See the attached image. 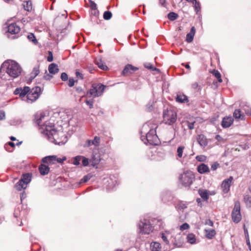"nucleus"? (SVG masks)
<instances>
[{"mask_svg":"<svg viewBox=\"0 0 251 251\" xmlns=\"http://www.w3.org/2000/svg\"><path fill=\"white\" fill-rule=\"evenodd\" d=\"M7 31L11 34H16L20 32V27L16 23H12L8 26Z\"/></svg>","mask_w":251,"mask_h":251,"instance_id":"obj_15","label":"nucleus"},{"mask_svg":"<svg viewBox=\"0 0 251 251\" xmlns=\"http://www.w3.org/2000/svg\"><path fill=\"white\" fill-rule=\"evenodd\" d=\"M82 156L78 155L74 158V160L73 162V164L77 166L79 165L80 161L81 160Z\"/></svg>","mask_w":251,"mask_h":251,"instance_id":"obj_40","label":"nucleus"},{"mask_svg":"<svg viewBox=\"0 0 251 251\" xmlns=\"http://www.w3.org/2000/svg\"><path fill=\"white\" fill-rule=\"evenodd\" d=\"M25 9L27 11H30L32 10V3L31 1L29 0L27 1L24 5Z\"/></svg>","mask_w":251,"mask_h":251,"instance_id":"obj_38","label":"nucleus"},{"mask_svg":"<svg viewBox=\"0 0 251 251\" xmlns=\"http://www.w3.org/2000/svg\"><path fill=\"white\" fill-rule=\"evenodd\" d=\"M151 122L145 124L141 131V139L146 145H156L159 143V139L156 135L155 125L150 126Z\"/></svg>","mask_w":251,"mask_h":251,"instance_id":"obj_1","label":"nucleus"},{"mask_svg":"<svg viewBox=\"0 0 251 251\" xmlns=\"http://www.w3.org/2000/svg\"><path fill=\"white\" fill-rule=\"evenodd\" d=\"M193 4L194 5L196 14H199L201 10V5L200 2L198 1L197 0H194V2L193 3Z\"/></svg>","mask_w":251,"mask_h":251,"instance_id":"obj_33","label":"nucleus"},{"mask_svg":"<svg viewBox=\"0 0 251 251\" xmlns=\"http://www.w3.org/2000/svg\"><path fill=\"white\" fill-rule=\"evenodd\" d=\"M205 225L209 226H213V222L210 219L205 221Z\"/></svg>","mask_w":251,"mask_h":251,"instance_id":"obj_59","label":"nucleus"},{"mask_svg":"<svg viewBox=\"0 0 251 251\" xmlns=\"http://www.w3.org/2000/svg\"><path fill=\"white\" fill-rule=\"evenodd\" d=\"M66 157H63L62 158H57V157L56 156V159L54 160V163L55 162H57L58 163H62L65 160H66Z\"/></svg>","mask_w":251,"mask_h":251,"instance_id":"obj_55","label":"nucleus"},{"mask_svg":"<svg viewBox=\"0 0 251 251\" xmlns=\"http://www.w3.org/2000/svg\"><path fill=\"white\" fill-rule=\"evenodd\" d=\"M41 94V88L36 86L30 90L27 93L26 96L25 101L27 103H32L36 100L40 94Z\"/></svg>","mask_w":251,"mask_h":251,"instance_id":"obj_7","label":"nucleus"},{"mask_svg":"<svg viewBox=\"0 0 251 251\" xmlns=\"http://www.w3.org/2000/svg\"><path fill=\"white\" fill-rule=\"evenodd\" d=\"M233 122V119L231 116H226L223 119L221 125L223 128H227L232 124Z\"/></svg>","mask_w":251,"mask_h":251,"instance_id":"obj_17","label":"nucleus"},{"mask_svg":"<svg viewBox=\"0 0 251 251\" xmlns=\"http://www.w3.org/2000/svg\"><path fill=\"white\" fill-rule=\"evenodd\" d=\"M167 17L170 20L174 21L178 18V15L176 13L171 12L168 14Z\"/></svg>","mask_w":251,"mask_h":251,"instance_id":"obj_36","label":"nucleus"},{"mask_svg":"<svg viewBox=\"0 0 251 251\" xmlns=\"http://www.w3.org/2000/svg\"><path fill=\"white\" fill-rule=\"evenodd\" d=\"M47 128V134L44 135L50 141L58 145H64L67 142V138L65 133L62 131L56 130L54 125H49Z\"/></svg>","mask_w":251,"mask_h":251,"instance_id":"obj_3","label":"nucleus"},{"mask_svg":"<svg viewBox=\"0 0 251 251\" xmlns=\"http://www.w3.org/2000/svg\"><path fill=\"white\" fill-rule=\"evenodd\" d=\"M75 80L73 78H70L68 81V85L70 87H73L75 85Z\"/></svg>","mask_w":251,"mask_h":251,"instance_id":"obj_58","label":"nucleus"},{"mask_svg":"<svg viewBox=\"0 0 251 251\" xmlns=\"http://www.w3.org/2000/svg\"><path fill=\"white\" fill-rule=\"evenodd\" d=\"M233 179V177L230 176L228 178L225 179L222 182L221 187L224 193H227L229 191Z\"/></svg>","mask_w":251,"mask_h":251,"instance_id":"obj_12","label":"nucleus"},{"mask_svg":"<svg viewBox=\"0 0 251 251\" xmlns=\"http://www.w3.org/2000/svg\"><path fill=\"white\" fill-rule=\"evenodd\" d=\"M48 70L50 73L51 74H55L59 71L58 66L54 63L50 64L49 66Z\"/></svg>","mask_w":251,"mask_h":251,"instance_id":"obj_26","label":"nucleus"},{"mask_svg":"<svg viewBox=\"0 0 251 251\" xmlns=\"http://www.w3.org/2000/svg\"><path fill=\"white\" fill-rule=\"evenodd\" d=\"M233 117L235 119H243L244 116L243 114H241L240 109H236L233 113Z\"/></svg>","mask_w":251,"mask_h":251,"instance_id":"obj_34","label":"nucleus"},{"mask_svg":"<svg viewBox=\"0 0 251 251\" xmlns=\"http://www.w3.org/2000/svg\"><path fill=\"white\" fill-rule=\"evenodd\" d=\"M163 117L164 123L172 125L176 122L177 115L173 110L167 109L164 111Z\"/></svg>","mask_w":251,"mask_h":251,"instance_id":"obj_6","label":"nucleus"},{"mask_svg":"<svg viewBox=\"0 0 251 251\" xmlns=\"http://www.w3.org/2000/svg\"><path fill=\"white\" fill-rule=\"evenodd\" d=\"M90 3V9L94 11L93 14L95 16H97L99 14V11L97 9V4L92 0H88Z\"/></svg>","mask_w":251,"mask_h":251,"instance_id":"obj_27","label":"nucleus"},{"mask_svg":"<svg viewBox=\"0 0 251 251\" xmlns=\"http://www.w3.org/2000/svg\"><path fill=\"white\" fill-rule=\"evenodd\" d=\"M153 101H150L146 105V109L148 111H151L153 109Z\"/></svg>","mask_w":251,"mask_h":251,"instance_id":"obj_49","label":"nucleus"},{"mask_svg":"<svg viewBox=\"0 0 251 251\" xmlns=\"http://www.w3.org/2000/svg\"><path fill=\"white\" fill-rule=\"evenodd\" d=\"M96 63L98 66L99 68L103 70H107L108 67L104 64L101 60H96Z\"/></svg>","mask_w":251,"mask_h":251,"instance_id":"obj_32","label":"nucleus"},{"mask_svg":"<svg viewBox=\"0 0 251 251\" xmlns=\"http://www.w3.org/2000/svg\"><path fill=\"white\" fill-rule=\"evenodd\" d=\"M161 238H162V239L163 240V241H164V242L166 244H167V245H169V241L168 240L167 236L165 235V233H162V234H161Z\"/></svg>","mask_w":251,"mask_h":251,"instance_id":"obj_51","label":"nucleus"},{"mask_svg":"<svg viewBox=\"0 0 251 251\" xmlns=\"http://www.w3.org/2000/svg\"><path fill=\"white\" fill-rule=\"evenodd\" d=\"M189 225L187 223L183 224L181 226H180V229L181 231L187 229L189 228Z\"/></svg>","mask_w":251,"mask_h":251,"instance_id":"obj_52","label":"nucleus"},{"mask_svg":"<svg viewBox=\"0 0 251 251\" xmlns=\"http://www.w3.org/2000/svg\"><path fill=\"white\" fill-rule=\"evenodd\" d=\"M75 75L76 77H77L78 78H80L81 79H83V75L81 73H79V72L76 71L75 72Z\"/></svg>","mask_w":251,"mask_h":251,"instance_id":"obj_62","label":"nucleus"},{"mask_svg":"<svg viewBox=\"0 0 251 251\" xmlns=\"http://www.w3.org/2000/svg\"><path fill=\"white\" fill-rule=\"evenodd\" d=\"M232 220L235 223H238L242 219L240 213V204L239 202H235L233 209L231 213Z\"/></svg>","mask_w":251,"mask_h":251,"instance_id":"obj_10","label":"nucleus"},{"mask_svg":"<svg viewBox=\"0 0 251 251\" xmlns=\"http://www.w3.org/2000/svg\"><path fill=\"white\" fill-rule=\"evenodd\" d=\"M5 119V112L3 111H0V121L3 120Z\"/></svg>","mask_w":251,"mask_h":251,"instance_id":"obj_60","label":"nucleus"},{"mask_svg":"<svg viewBox=\"0 0 251 251\" xmlns=\"http://www.w3.org/2000/svg\"><path fill=\"white\" fill-rule=\"evenodd\" d=\"M27 38L29 41H32L35 44H36L38 43L35 36L33 33H29L27 36Z\"/></svg>","mask_w":251,"mask_h":251,"instance_id":"obj_44","label":"nucleus"},{"mask_svg":"<svg viewBox=\"0 0 251 251\" xmlns=\"http://www.w3.org/2000/svg\"><path fill=\"white\" fill-rule=\"evenodd\" d=\"M112 15V13L110 11H105L103 15V19L105 20H109L111 18Z\"/></svg>","mask_w":251,"mask_h":251,"instance_id":"obj_43","label":"nucleus"},{"mask_svg":"<svg viewBox=\"0 0 251 251\" xmlns=\"http://www.w3.org/2000/svg\"><path fill=\"white\" fill-rule=\"evenodd\" d=\"M153 223L156 225L158 226L159 228H163L164 226V222L162 219L156 218L153 220Z\"/></svg>","mask_w":251,"mask_h":251,"instance_id":"obj_37","label":"nucleus"},{"mask_svg":"<svg viewBox=\"0 0 251 251\" xmlns=\"http://www.w3.org/2000/svg\"><path fill=\"white\" fill-rule=\"evenodd\" d=\"M105 87L104 85L100 83L94 84L89 90L88 95L89 94L90 96L93 97H99L102 94Z\"/></svg>","mask_w":251,"mask_h":251,"instance_id":"obj_9","label":"nucleus"},{"mask_svg":"<svg viewBox=\"0 0 251 251\" xmlns=\"http://www.w3.org/2000/svg\"><path fill=\"white\" fill-rule=\"evenodd\" d=\"M50 54L48 57L47 60L49 62H51L53 60V56L51 52H49Z\"/></svg>","mask_w":251,"mask_h":251,"instance_id":"obj_64","label":"nucleus"},{"mask_svg":"<svg viewBox=\"0 0 251 251\" xmlns=\"http://www.w3.org/2000/svg\"><path fill=\"white\" fill-rule=\"evenodd\" d=\"M81 159L83 166L84 167L87 166L89 164L88 159L82 156Z\"/></svg>","mask_w":251,"mask_h":251,"instance_id":"obj_47","label":"nucleus"},{"mask_svg":"<svg viewBox=\"0 0 251 251\" xmlns=\"http://www.w3.org/2000/svg\"><path fill=\"white\" fill-rule=\"evenodd\" d=\"M219 167H220V164L217 162H214L211 165V169L212 171L216 170Z\"/></svg>","mask_w":251,"mask_h":251,"instance_id":"obj_48","label":"nucleus"},{"mask_svg":"<svg viewBox=\"0 0 251 251\" xmlns=\"http://www.w3.org/2000/svg\"><path fill=\"white\" fill-rule=\"evenodd\" d=\"M30 88L28 86H25L23 88L19 87L15 90L14 94L16 95H19L22 100L25 101L26 96Z\"/></svg>","mask_w":251,"mask_h":251,"instance_id":"obj_11","label":"nucleus"},{"mask_svg":"<svg viewBox=\"0 0 251 251\" xmlns=\"http://www.w3.org/2000/svg\"><path fill=\"white\" fill-rule=\"evenodd\" d=\"M197 140L200 145L203 148L208 145V140L206 137L203 134H199L197 136Z\"/></svg>","mask_w":251,"mask_h":251,"instance_id":"obj_16","label":"nucleus"},{"mask_svg":"<svg viewBox=\"0 0 251 251\" xmlns=\"http://www.w3.org/2000/svg\"><path fill=\"white\" fill-rule=\"evenodd\" d=\"M40 71L38 67H35L33 68L31 74V77L33 78H35L39 73Z\"/></svg>","mask_w":251,"mask_h":251,"instance_id":"obj_39","label":"nucleus"},{"mask_svg":"<svg viewBox=\"0 0 251 251\" xmlns=\"http://www.w3.org/2000/svg\"><path fill=\"white\" fill-rule=\"evenodd\" d=\"M195 179V176L190 171H185L179 177L180 183L185 187L190 186Z\"/></svg>","mask_w":251,"mask_h":251,"instance_id":"obj_5","label":"nucleus"},{"mask_svg":"<svg viewBox=\"0 0 251 251\" xmlns=\"http://www.w3.org/2000/svg\"><path fill=\"white\" fill-rule=\"evenodd\" d=\"M101 160L100 155L99 151H94L92 155L91 159V162H92V165L93 167H96L97 168V165L99 164Z\"/></svg>","mask_w":251,"mask_h":251,"instance_id":"obj_13","label":"nucleus"},{"mask_svg":"<svg viewBox=\"0 0 251 251\" xmlns=\"http://www.w3.org/2000/svg\"><path fill=\"white\" fill-rule=\"evenodd\" d=\"M27 185L23 180L20 179L19 181L15 184V187L18 191H21L22 189H25L26 188Z\"/></svg>","mask_w":251,"mask_h":251,"instance_id":"obj_24","label":"nucleus"},{"mask_svg":"<svg viewBox=\"0 0 251 251\" xmlns=\"http://www.w3.org/2000/svg\"><path fill=\"white\" fill-rule=\"evenodd\" d=\"M49 117L46 116L44 113H37L35 115L34 122L40 127L41 132L44 135L47 134V126L50 125H54L53 123L49 121Z\"/></svg>","mask_w":251,"mask_h":251,"instance_id":"obj_4","label":"nucleus"},{"mask_svg":"<svg viewBox=\"0 0 251 251\" xmlns=\"http://www.w3.org/2000/svg\"><path fill=\"white\" fill-rule=\"evenodd\" d=\"M6 69V73L10 77L15 78L18 77L21 74L22 68L20 65L14 60H7L5 61L0 69V77L2 79H7L4 75H2V70Z\"/></svg>","mask_w":251,"mask_h":251,"instance_id":"obj_2","label":"nucleus"},{"mask_svg":"<svg viewBox=\"0 0 251 251\" xmlns=\"http://www.w3.org/2000/svg\"><path fill=\"white\" fill-rule=\"evenodd\" d=\"M213 74L215 76V77H216L218 79V81L219 82H222L221 74L219 73L218 71L214 70L213 72Z\"/></svg>","mask_w":251,"mask_h":251,"instance_id":"obj_45","label":"nucleus"},{"mask_svg":"<svg viewBox=\"0 0 251 251\" xmlns=\"http://www.w3.org/2000/svg\"><path fill=\"white\" fill-rule=\"evenodd\" d=\"M90 176L87 175L85 176L81 180H80V183H83L87 182L89 179H90Z\"/></svg>","mask_w":251,"mask_h":251,"instance_id":"obj_57","label":"nucleus"},{"mask_svg":"<svg viewBox=\"0 0 251 251\" xmlns=\"http://www.w3.org/2000/svg\"><path fill=\"white\" fill-rule=\"evenodd\" d=\"M38 169L40 174L42 176H45L47 175L50 171L49 167L48 165L43 164H41L39 166Z\"/></svg>","mask_w":251,"mask_h":251,"instance_id":"obj_20","label":"nucleus"},{"mask_svg":"<svg viewBox=\"0 0 251 251\" xmlns=\"http://www.w3.org/2000/svg\"><path fill=\"white\" fill-rule=\"evenodd\" d=\"M198 193L203 201H207L209 198V191L205 189H199Z\"/></svg>","mask_w":251,"mask_h":251,"instance_id":"obj_21","label":"nucleus"},{"mask_svg":"<svg viewBox=\"0 0 251 251\" xmlns=\"http://www.w3.org/2000/svg\"><path fill=\"white\" fill-rule=\"evenodd\" d=\"M151 251H161V247L160 243L153 242L151 244Z\"/></svg>","mask_w":251,"mask_h":251,"instance_id":"obj_29","label":"nucleus"},{"mask_svg":"<svg viewBox=\"0 0 251 251\" xmlns=\"http://www.w3.org/2000/svg\"><path fill=\"white\" fill-rule=\"evenodd\" d=\"M55 159L56 156L55 155L48 156L43 158L42 159V162L44 163L53 164L54 163V160Z\"/></svg>","mask_w":251,"mask_h":251,"instance_id":"obj_23","label":"nucleus"},{"mask_svg":"<svg viewBox=\"0 0 251 251\" xmlns=\"http://www.w3.org/2000/svg\"><path fill=\"white\" fill-rule=\"evenodd\" d=\"M138 70V68L134 67L132 65L127 64L125 67L122 72V74L124 76H127Z\"/></svg>","mask_w":251,"mask_h":251,"instance_id":"obj_14","label":"nucleus"},{"mask_svg":"<svg viewBox=\"0 0 251 251\" xmlns=\"http://www.w3.org/2000/svg\"><path fill=\"white\" fill-rule=\"evenodd\" d=\"M197 171L200 174H204L210 172V169L207 165L201 163L197 166Z\"/></svg>","mask_w":251,"mask_h":251,"instance_id":"obj_18","label":"nucleus"},{"mask_svg":"<svg viewBox=\"0 0 251 251\" xmlns=\"http://www.w3.org/2000/svg\"><path fill=\"white\" fill-rule=\"evenodd\" d=\"M187 241L191 244H195L196 242L195 235L193 233L188 234L187 236Z\"/></svg>","mask_w":251,"mask_h":251,"instance_id":"obj_31","label":"nucleus"},{"mask_svg":"<svg viewBox=\"0 0 251 251\" xmlns=\"http://www.w3.org/2000/svg\"><path fill=\"white\" fill-rule=\"evenodd\" d=\"M196 159L197 161L199 162H205L207 159V157L204 155H197L196 157Z\"/></svg>","mask_w":251,"mask_h":251,"instance_id":"obj_46","label":"nucleus"},{"mask_svg":"<svg viewBox=\"0 0 251 251\" xmlns=\"http://www.w3.org/2000/svg\"><path fill=\"white\" fill-rule=\"evenodd\" d=\"M186 207H187V206H186V204L182 203V202H180L177 205V208L179 210H183L185 208H186Z\"/></svg>","mask_w":251,"mask_h":251,"instance_id":"obj_54","label":"nucleus"},{"mask_svg":"<svg viewBox=\"0 0 251 251\" xmlns=\"http://www.w3.org/2000/svg\"><path fill=\"white\" fill-rule=\"evenodd\" d=\"M195 33V28L193 26L191 28L190 32L186 35V40L188 43L191 42L192 41Z\"/></svg>","mask_w":251,"mask_h":251,"instance_id":"obj_28","label":"nucleus"},{"mask_svg":"<svg viewBox=\"0 0 251 251\" xmlns=\"http://www.w3.org/2000/svg\"><path fill=\"white\" fill-rule=\"evenodd\" d=\"M205 237L209 239H212L216 235V231L214 229H204Z\"/></svg>","mask_w":251,"mask_h":251,"instance_id":"obj_25","label":"nucleus"},{"mask_svg":"<svg viewBox=\"0 0 251 251\" xmlns=\"http://www.w3.org/2000/svg\"><path fill=\"white\" fill-rule=\"evenodd\" d=\"M100 142V138L98 136H95L93 140H87L84 145L85 147H88L93 145L95 146H99Z\"/></svg>","mask_w":251,"mask_h":251,"instance_id":"obj_19","label":"nucleus"},{"mask_svg":"<svg viewBox=\"0 0 251 251\" xmlns=\"http://www.w3.org/2000/svg\"><path fill=\"white\" fill-rule=\"evenodd\" d=\"M52 76L49 74H46L44 76V78L46 80H50L52 78Z\"/></svg>","mask_w":251,"mask_h":251,"instance_id":"obj_61","label":"nucleus"},{"mask_svg":"<svg viewBox=\"0 0 251 251\" xmlns=\"http://www.w3.org/2000/svg\"><path fill=\"white\" fill-rule=\"evenodd\" d=\"M244 199L246 206L249 208H251V197L249 195H246L244 196Z\"/></svg>","mask_w":251,"mask_h":251,"instance_id":"obj_35","label":"nucleus"},{"mask_svg":"<svg viewBox=\"0 0 251 251\" xmlns=\"http://www.w3.org/2000/svg\"><path fill=\"white\" fill-rule=\"evenodd\" d=\"M195 122H188V127L190 129H193L194 128V125Z\"/></svg>","mask_w":251,"mask_h":251,"instance_id":"obj_63","label":"nucleus"},{"mask_svg":"<svg viewBox=\"0 0 251 251\" xmlns=\"http://www.w3.org/2000/svg\"><path fill=\"white\" fill-rule=\"evenodd\" d=\"M61 79L62 81H66L68 79V75L65 73H62L61 75Z\"/></svg>","mask_w":251,"mask_h":251,"instance_id":"obj_56","label":"nucleus"},{"mask_svg":"<svg viewBox=\"0 0 251 251\" xmlns=\"http://www.w3.org/2000/svg\"><path fill=\"white\" fill-rule=\"evenodd\" d=\"M138 226L140 231L142 234H149L153 230V226L151 224L150 221L147 219L141 220Z\"/></svg>","mask_w":251,"mask_h":251,"instance_id":"obj_8","label":"nucleus"},{"mask_svg":"<svg viewBox=\"0 0 251 251\" xmlns=\"http://www.w3.org/2000/svg\"><path fill=\"white\" fill-rule=\"evenodd\" d=\"M185 147L184 146H180L177 149V155L179 158H181L183 155V152Z\"/></svg>","mask_w":251,"mask_h":251,"instance_id":"obj_42","label":"nucleus"},{"mask_svg":"<svg viewBox=\"0 0 251 251\" xmlns=\"http://www.w3.org/2000/svg\"><path fill=\"white\" fill-rule=\"evenodd\" d=\"M21 180H23V181L26 183V185L30 182L31 179V176L30 174H23L21 177Z\"/></svg>","mask_w":251,"mask_h":251,"instance_id":"obj_30","label":"nucleus"},{"mask_svg":"<svg viewBox=\"0 0 251 251\" xmlns=\"http://www.w3.org/2000/svg\"><path fill=\"white\" fill-rule=\"evenodd\" d=\"M86 104L90 108H92L93 107L94 104V100L91 99L89 100H86L85 101Z\"/></svg>","mask_w":251,"mask_h":251,"instance_id":"obj_50","label":"nucleus"},{"mask_svg":"<svg viewBox=\"0 0 251 251\" xmlns=\"http://www.w3.org/2000/svg\"><path fill=\"white\" fill-rule=\"evenodd\" d=\"M171 199V196H170L169 194H167L166 196H163L162 197V201H164V202H166L167 201H169Z\"/></svg>","mask_w":251,"mask_h":251,"instance_id":"obj_53","label":"nucleus"},{"mask_svg":"<svg viewBox=\"0 0 251 251\" xmlns=\"http://www.w3.org/2000/svg\"><path fill=\"white\" fill-rule=\"evenodd\" d=\"M144 66L145 68L148 69L149 70H150L151 71H159V70L155 67H154L152 64L150 63H146L144 64Z\"/></svg>","mask_w":251,"mask_h":251,"instance_id":"obj_41","label":"nucleus"},{"mask_svg":"<svg viewBox=\"0 0 251 251\" xmlns=\"http://www.w3.org/2000/svg\"><path fill=\"white\" fill-rule=\"evenodd\" d=\"M176 100L179 103H185L188 101L187 96L183 94L177 95L176 98Z\"/></svg>","mask_w":251,"mask_h":251,"instance_id":"obj_22","label":"nucleus"}]
</instances>
